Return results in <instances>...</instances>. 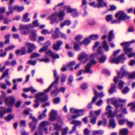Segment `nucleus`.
Listing matches in <instances>:
<instances>
[{"instance_id": "obj_23", "label": "nucleus", "mask_w": 135, "mask_h": 135, "mask_svg": "<svg viewBox=\"0 0 135 135\" xmlns=\"http://www.w3.org/2000/svg\"><path fill=\"white\" fill-rule=\"evenodd\" d=\"M65 90V88L64 87L61 88L60 90L59 91L57 89L55 90H52L51 93V95L52 96H54L57 94L60 91L64 92Z\"/></svg>"}, {"instance_id": "obj_63", "label": "nucleus", "mask_w": 135, "mask_h": 135, "mask_svg": "<svg viewBox=\"0 0 135 135\" xmlns=\"http://www.w3.org/2000/svg\"><path fill=\"white\" fill-rule=\"evenodd\" d=\"M96 117L93 118L90 120V122L92 124H95L96 123Z\"/></svg>"}, {"instance_id": "obj_36", "label": "nucleus", "mask_w": 135, "mask_h": 135, "mask_svg": "<svg viewBox=\"0 0 135 135\" xmlns=\"http://www.w3.org/2000/svg\"><path fill=\"white\" fill-rule=\"evenodd\" d=\"M30 37L31 39L33 41L36 40V35L35 32H31L30 36Z\"/></svg>"}, {"instance_id": "obj_39", "label": "nucleus", "mask_w": 135, "mask_h": 135, "mask_svg": "<svg viewBox=\"0 0 135 135\" xmlns=\"http://www.w3.org/2000/svg\"><path fill=\"white\" fill-rule=\"evenodd\" d=\"M75 62L74 61H72L68 64L67 65V67L70 70H72V68L71 67L75 65Z\"/></svg>"}, {"instance_id": "obj_49", "label": "nucleus", "mask_w": 135, "mask_h": 135, "mask_svg": "<svg viewBox=\"0 0 135 135\" xmlns=\"http://www.w3.org/2000/svg\"><path fill=\"white\" fill-rule=\"evenodd\" d=\"M126 123L128 127H132L134 124L133 123L127 120Z\"/></svg>"}, {"instance_id": "obj_42", "label": "nucleus", "mask_w": 135, "mask_h": 135, "mask_svg": "<svg viewBox=\"0 0 135 135\" xmlns=\"http://www.w3.org/2000/svg\"><path fill=\"white\" fill-rule=\"evenodd\" d=\"M30 127L32 131H33L36 128V126L33 122L30 123Z\"/></svg>"}, {"instance_id": "obj_7", "label": "nucleus", "mask_w": 135, "mask_h": 135, "mask_svg": "<svg viewBox=\"0 0 135 135\" xmlns=\"http://www.w3.org/2000/svg\"><path fill=\"white\" fill-rule=\"evenodd\" d=\"M33 25L31 24L21 25L20 26V29L21 33L23 35H26L28 33L30 29L33 27L34 26L37 27L39 25L37 20L34 21L33 22Z\"/></svg>"}, {"instance_id": "obj_17", "label": "nucleus", "mask_w": 135, "mask_h": 135, "mask_svg": "<svg viewBox=\"0 0 135 135\" xmlns=\"http://www.w3.org/2000/svg\"><path fill=\"white\" fill-rule=\"evenodd\" d=\"M25 45L28 47L27 52L28 53L31 52L33 50L36 48V47L35 45L32 43L28 42H26L25 43Z\"/></svg>"}, {"instance_id": "obj_19", "label": "nucleus", "mask_w": 135, "mask_h": 135, "mask_svg": "<svg viewBox=\"0 0 135 135\" xmlns=\"http://www.w3.org/2000/svg\"><path fill=\"white\" fill-rule=\"evenodd\" d=\"M46 55L50 56L52 58L55 59L58 58H59V56L58 54H56L52 52V51L50 50H49L46 52Z\"/></svg>"}, {"instance_id": "obj_30", "label": "nucleus", "mask_w": 135, "mask_h": 135, "mask_svg": "<svg viewBox=\"0 0 135 135\" xmlns=\"http://www.w3.org/2000/svg\"><path fill=\"white\" fill-rule=\"evenodd\" d=\"M128 132L127 129H123L120 130L119 134L121 135H126L128 133Z\"/></svg>"}, {"instance_id": "obj_34", "label": "nucleus", "mask_w": 135, "mask_h": 135, "mask_svg": "<svg viewBox=\"0 0 135 135\" xmlns=\"http://www.w3.org/2000/svg\"><path fill=\"white\" fill-rule=\"evenodd\" d=\"M113 31L112 30L111 31L109 32L108 36V40L109 41H110L112 39L114 38V36L113 34Z\"/></svg>"}, {"instance_id": "obj_14", "label": "nucleus", "mask_w": 135, "mask_h": 135, "mask_svg": "<svg viewBox=\"0 0 135 135\" xmlns=\"http://www.w3.org/2000/svg\"><path fill=\"white\" fill-rule=\"evenodd\" d=\"M98 2V3L97 4H95V3L93 2L89 3L90 5L94 7L99 8L106 6V3L103 1V0H97Z\"/></svg>"}, {"instance_id": "obj_12", "label": "nucleus", "mask_w": 135, "mask_h": 135, "mask_svg": "<svg viewBox=\"0 0 135 135\" xmlns=\"http://www.w3.org/2000/svg\"><path fill=\"white\" fill-rule=\"evenodd\" d=\"M70 112L72 113H75L76 115H73L71 118L73 119L76 118L78 117L83 115V114L84 110H78L74 108H71L70 109Z\"/></svg>"}, {"instance_id": "obj_21", "label": "nucleus", "mask_w": 135, "mask_h": 135, "mask_svg": "<svg viewBox=\"0 0 135 135\" xmlns=\"http://www.w3.org/2000/svg\"><path fill=\"white\" fill-rule=\"evenodd\" d=\"M51 45V43L49 41L45 43L44 44V46L40 49L39 52H42L45 51L47 49L48 47Z\"/></svg>"}, {"instance_id": "obj_13", "label": "nucleus", "mask_w": 135, "mask_h": 135, "mask_svg": "<svg viewBox=\"0 0 135 135\" xmlns=\"http://www.w3.org/2000/svg\"><path fill=\"white\" fill-rule=\"evenodd\" d=\"M91 42L90 39L88 38H85L81 42H77L74 43V48L76 50H78L79 49V47L78 45V44L80 45L84 44L85 45H87Z\"/></svg>"}, {"instance_id": "obj_32", "label": "nucleus", "mask_w": 135, "mask_h": 135, "mask_svg": "<svg viewBox=\"0 0 135 135\" xmlns=\"http://www.w3.org/2000/svg\"><path fill=\"white\" fill-rule=\"evenodd\" d=\"M99 36L98 34H93L89 36V38L91 40H95L99 38Z\"/></svg>"}, {"instance_id": "obj_28", "label": "nucleus", "mask_w": 135, "mask_h": 135, "mask_svg": "<svg viewBox=\"0 0 135 135\" xmlns=\"http://www.w3.org/2000/svg\"><path fill=\"white\" fill-rule=\"evenodd\" d=\"M103 47L105 51L108 52L109 50V47L106 41H104L102 44Z\"/></svg>"}, {"instance_id": "obj_52", "label": "nucleus", "mask_w": 135, "mask_h": 135, "mask_svg": "<svg viewBox=\"0 0 135 135\" xmlns=\"http://www.w3.org/2000/svg\"><path fill=\"white\" fill-rule=\"evenodd\" d=\"M99 42H96L95 43L93 48V51H94L96 49L99 45Z\"/></svg>"}, {"instance_id": "obj_18", "label": "nucleus", "mask_w": 135, "mask_h": 135, "mask_svg": "<svg viewBox=\"0 0 135 135\" xmlns=\"http://www.w3.org/2000/svg\"><path fill=\"white\" fill-rule=\"evenodd\" d=\"M1 109L0 110V117H3L4 114L5 113L10 112L12 110V109L11 108H8L5 109L2 107H1Z\"/></svg>"}, {"instance_id": "obj_29", "label": "nucleus", "mask_w": 135, "mask_h": 135, "mask_svg": "<svg viewBox=\"0 0 135 135\" xmlns=\"http://www.w3.org/2000/svg\"><path fill=\"white\" fill-rule=\"evenodd\" d=\"M23 90L25 92H27L29 91H31L32 93H34L37 90L35 88L32 87H31L28 88H25Z\"/></svg>"}, {"instance_id": "obj_9", "label": "nucleus", "mask_w": 135, "mask_h": 135, "mask_svg": "<svg viewBox=\"0 0 135 135\" xmlns=\"http://www.w3.org/2000/svg\"><path fill=\"white\" fill-rule=\"evenodd\" d=\"M115 16L117 20L112 21V23H119L122 20H125L130 18L129 16H127L122 11H119L117 13Z\"/></svg>"}, {"instance_id": "obj_61", "label": "nucleus", "mask_w": 135, "mask_h": 135, "mask_svg": "<svg viewBox=\"0 0 135 135\" xmlns=\"http://www.w3.org/2000/svg\"><path fill=\"white\" fill-rule=\"evenodd\" d=\"M28 63L29 64L34 65L36 64V61H35L30 60L28 61Z\"/></svg>"}, {"instance_id": "obj_43", "label": "nucleus", "mask_w": 135, "mask_h": 135, "mask_svg": "<svg viewBox=\"0 0 135 135\" xmlns=\"http://www.w3.org/2000/svg\"><path fill=\"white\" fill-rule=\"evenodd\" d=\"M93 133L94 135L101 134L103 133V132L101 130L94 131H93Z\"/></svg>"}, {"instance_id": "obj_57", "label": "nucleus", "mask_w": 135, "mask_h": 135, "mask_svg": "<svg viewBox=\"0 0 135 135\" xmlns=\"http://www.w3.org/2000/svg\"><path fill=\"white\" fill-rule=\"evenodd\" d=\"M40 56V54L38 53H33L31 55V57L33 58L35 57H37Z\"/></svg>"}, {"instance_id": "obj_54", "label": "nucleus", "mask_w": 135, "mask_h": 135, "mask_svg": "<svg viewBox=\"0 0 135 135\" xmlns=\"http://www.w3.org/2000/svg\"><path fill=\"white\" fill-rule=\"evenodd\" d=\"M83 38V37L82 35H79L76 36L75 37V40L79 41L82 39Z\"/></svg>"}, {"instance_id": "obj_44", "label": "nucleus", "mask_w": 135, "mask_h": 135, "mask_svg": "<svg viewBox=\"0 0 135 135\" xmlns=\"http://www.w3.org/2000/svg\"><path fill=\"white\" fill-rule=\"evenodd\" d=\"M3 50L2 49H1L0 50V57H4L5 56L7 55V53L6 51L2 52Z\"/></svg>"}, {"instance_id": "obj_6", "label": "nucleus", "mask_w": 135, "mask_h": 135, "mask_svg": "<svg viewBox=\"0 0 135 135\" xmlns=\"http://www.w3.org/2000/svg\"><path fill=\"white\" fill-rule=\"evenodd\" d=\"M118 77H115L113 79L115 83L117 82L118 78H121L123 76H126L128 79H133L135 78V72L129 73L127 70L126 67L125 66L121 67L120 71L118 73Z\"/></svg>"}, {"instance_id": "obj_26", "label": "nucleus", "mask_w": 135, "mask_h": 135, "mask_svg": "<svg viewBox=\"0 0 135 135\" xmlns=\"http://www.w3.org/2000/svg\"><path fill=\"white\" fill-rule=\"evenodd\" d=\"M68 119L69 121L71 124H74L76 126L80 125L81 123V122L79 121L73 120V121H71V118L69 117H68Z\"/></svg>"}, {"instance_id": "obj_64", "label": "nucleus", "mask_w": 135, "mask_h": 135, "mask_svg": "<svg viewBox=\"0 0 135 135\" xmlns=\"http://www.w3.org/2000/svg\"><path fill=\"white\" fill-rule=\"evenodd\" d=\"M78 15L77 11L76 10L74 9L73 11L72 14V16L73 17H76Z\"/></svg>"}, {"instance_id": "obj_25", "label": "nucleus", "mask_w": 135, "mask_h": 135, "mask_svg": "<svg viewBox=\"0 0 135 135\" xmlns=\"http://www.w3.org/2000/svg\"><path fill=\"white\" fill-rule=\"evenodd\" d=\"M59 31V28H56L54 33H53L52 34V37L56 39L59 37V35L58 33Z\"/></svg>"}, {"instance_id": "obj_47", "label": "nucleus", "mask_w": 135, "mask_h": 135, "mask_svg": "<svg viewBox=\"0 0 135 135\" xmlns=\"http://www.w3.org/2000/svg\"><path fill=\"white\" fill-rule=\"evenodd\" d=\"M112 16L111 15H107L106 18V20L107 21H110L112 19Z\"/></svg>"}, {"instance_id": "obj_48", "label": "nucleus", "mask_w": 135, "mask_h": 135, "mask_svg": "<svg viewBox=\"0 0 135 135\" xmlns=\"http://www.w3.org/2000/svg\"><path fill=\"white\" fill-rule=\"evenodd\" d=\"M9 71V69H8L4 72L2 74V77H1L0 80H2L3 78H4L6 76H7L8 74V72Z\"/></svg>"}, {"instance_id": "obj_46", "label": "nucleus", "mask_w": 135, "mask_h": 135, "mask_svg": "<svg viewBox=\"0 0 135 135\" xmlns=\"http://www.w3.org/2000/svg\"><path fill=\"white\" fill-rule=\"evenodd\" d=\"M51 32V31H49L48 30L46 29L44 30L42 32V33L43 34H49Z\"/></svg>"}, {"instance_id": "obj_1", "label": "nucleus", "mask_w": 135, "mask_h": 135, "mask_svg": "<svg viewBox=\"0 0 135 135\" xmlns=\"http://www.w3.org/2000/svg\"><path fill=\"white\" fill-rule=\"evenodd\" d=\"M126 102V100L125 99H122L121 98L117 100H116L114 98L107 99V103L109 104L111 103L116 108L114 112H113L112 110V107L110 105H108L106 108V112L105 113V114L107 115L108 118H111L109 120V125L110 127L112 128H114L116 126V124L115 123L114 121V119L113 118L115 116L117 117L120 125H123L125 122H126L127 120L120 119L122 116V114H119V109H121L122 112L124 113H127V111L125 108H123L122 105H119L118 103V102L124 103Z\"/></svg>"}, {"instance_id": "obj_56", "label": "nucleus", "mask_w": 135, "mask_h": 135, "mask_svg": "<svg viewBox=\"0 0 135 135\" xmlns=\"http://www.w3.org/2000/svg\"><path fill=\"white\" fill-rule=\"evenodd\" d=\"M115 86H114L109 89V92L110 94L113 93L115 91Z\"/></svg>"}, {"instance_id": "obj_53", "label": "nucleus", "mask_w": 135, "mask_h": 135, "mask_svg": "<svg viewBox=\"0 0 135 135\" xmlns=\"http://www.w3.org/2000/svg\"><path fill=\"white\" fill-rule=\"evenodd\" d=\"M129 91V89L127 87H126L124 88L122 91L123 93H127Z\"/></svg>"}, {"instance_id": "obj_35", "label": "nucleus", "mask_w": 135, "mask_h": 135, "mask_svg": "<svg viewBox=\"0 0 135 135\" xmlns=\"http://www.w3.org/2000/svg\"><path fill=\"white\" fill-rule=\"evenodd\" d=\"M64 10L67 11L68 13H71L73 12L74 9H72L68 6H66L64 7Z\"/></svg>"}, {"instance_id": "obj_3", "label": "nucleus", "mask_w": 135, "mask_h": 135, "mask_svg": "<svg viewBox=\"0 0 135 135\" xmlns=\"http://www.w3.org/2000/svg\"><path fill=\"white\" fill-rule=\"evenodd\" d=\"M54 74L55 78V81L53 82L52 84L45 90L44 92H40L35 95L36 99L35 101V104L34 105V108H36L38 106L39 103L40 102H44L47 100L48 99V97L47 95L45 94L48 93L53 86H56L59 79V77L57 76V72L56 70H54Z\"/></svg>"}, {"instance_id": "obj_10", "label": "nucleus", "mask_w": 135, "mask_h": 135, "mask_svg": "<svg viewBox=\"0 0 135 135\" xmlns=\"http://www.w3.org/2000/svg\"><path fill=\"white\" fill-rule=\"evenodd\" d=\"M49 122L47 121H44L42 122L40 125L38 130L36 131L35 134V135H42V131H44L45 132V134H46L47 129L45 127V126L49 125Z\"/></svg>"}, {"instance_id": "obj_58", "label": "nucleus", "mask_w": 135, "mask_h": 135, "mask_svg": "<svg viewBox=\"0 0 135 135\" xmlns=\"http://www.w3.org/2000/svg\"><path fill=\"white\" fill-rule=\"evenodd\" d=\"M30 119H31L35 122H37V119L31 114L30 115Z\"/></svg>"}, {"instance_id": "obj_16", "label": "nucleus", "mask_w": 135, "mask_h": 135, "mask_svg": "<svg viewBox=\"0 0 135 135\" xmlns=\"http://www.w3.org/2000/svg\"><path fill=\"white\" fill-rule=\"evenodd\" d=\"M15 101V98L12 96L7 97L5 99V102L6 104L9 106L12 105Z\"/></svg>"}, {"instance_id": "obj_11", "label": "nucleus", "mask_w": 135, "mask_h": 135, "mask_svg": "<svg viewBox=\"0 0 135 135\" xmlns=\"http://www.w3.org/2000/svg\"><path fill=\"white\" fill-rule=\"evenodd\" d=\"M14 0H10V3L9 4V11L7 12V14L8 15L12 13L13 11L14 10H16L20 12L22 11L24 9L23 6H15L12 7V4L14 2Z\"/></svg>"}, {"instance_id": "obj_37", "label": "nucleus", "mask_w": 135, "mask_h": 135, "mask_svg": "<svg viewBox=\"0 0 135 135\" xmlns=\"http://www.w3.org/2000/svg\"><path fill=\"white\" fill-rule=\"evenodd\" d=\"M11 36L10 35H8L4 36L5 40L4 41V43L6 44H8L9 42V38Z\"/></svg>"}, {"instance_id": "obj_51", "label": "nucleus", "mask_w": 135, "mask_h": 135, "mask_svg": "<svg viewBox=\"0 0 135 135\" xmlns=\"http://www.w3.org/2000/svg\"><path fill=\"white\" fill-rule=\"evenodd\" d=\"M22 79L21 78H18L14 79L13 80V81L14 84H15L17 82H21L22 81Z\"/></svg>"}, {"instance_id": "obj_20", "label": "nucleus", "mask_w": 135, "mask_h": 135, "mask_svg": "<svg viewBox=\"0 0 135 135\" xmlns=\"http://www.w3.org/2000/svg\"><path fill=\"white\" fill-rule=\"evenodd\" d=\"M16 54L17 55H21L26 53V49L25 47H22L21 49H18L16 51Z\"/></svg>"}, {"instance_id": "obj_59", "label": "nucleus", "mask_w": 135, "mask_h": 135, "mask_svg": "<svg viewBox=\"0 0 135 135\" xmlns=\"http://www.w3.org/2000/svg\"><path fill=\"white\" fill-rule=\"evenodd\" d=\"M46 116V114L45 113L42 114L40 115L38 117V118L39 119H41L42 118L45 117Z\"/></svg>"}, {"instance_id": "obj_50", "label": "nucleus", "mask_w": 135, "mask_h": 135, "mask_svg": "<svg viewBox=\"0 0 135 135\" xmlns=\"http://www.w3.org/2000/svg\"><path fill=\"white\" fill-rule=\"evenodd\" d=\"M88 85L86 83L82 84L80 86V88L82 89H85L87 88Z\"/></svg>"}, {"instance_id": "obj_45", "label": "nucleus", "mask_w": 135, "mask_h": 135, "mask_svg": "<svg viewBox=\"0 0 135 135\" xmlns=\"http://www.w3.org/2000/svg\"><path fill=\"white\" fill-rule=\"evenodd\" d=\"M124 84V83L123 81H120L118 83V88L120 89H122L123 87Z\"/></svg>"}, {"instance_id": "obj_62", "label": "nucleus", "mask_w": 135, "mask_h": 135, "mask_svg": "<svg viewBox=\"0 0 135 135\" xmlns=\"http://www.w3.org/2000/svg\"><path fill=\"white\" fill-rule=\"evenodd\" d=\"M90 132V131L87 128L84 130V133L85 135H87Z\"/></svg>"}, {"instance_id": "obj_4", "label": "nucleus", "mask_w": 135, "mask_h": 135, "mask_svg": "<svg viewBox=\"0 0 135 135\" xmlns=\"http://www.w3.org/2000/svg\"><path fill=\"white\" fill-rule=\"evenodd\" d=\"M103 54V51L102 50L99 49L97 51V53H94L91 55L89 58L90 63L86 66L84 72L89 73L93 72V71L90 70V68L91 65L97 63V61L94 59V58H97L98 59L100 62H104L107 59L106 56H101Z\"/></svg>"}, {"instance_id": "obj_60", "label": "nucleus", "mask_w": 135, "mask_h": 135, "mask_svg": "<svg viewBox=\"0 0 135 135\" xmlns=\"http://www.w3.org/2000/svg\"><path fill=\"white\" fill-rule=\"evenodd\" d=\"M103 103V100L102 99H100L97 101L96 103V104L98 106H101Z\"/></svg>"}, {"instance_id": "obj_24", "label": "nucleus", "mask_w": 135, "mask_h": 135, "mask_svg": "<svg viewBox=\"0 0 135 135\" xmlns=\"http://www.w3.org/2000/svg\"><path fill=\"white\" fill-rule=\"evenodd\" d=\"M88 57L86 54L84 52H82L79 55L78 60H82L83 59L86 60Z\"/></svg>"}, {"instance_id": "obj_41", "label": "nucleus", "mask_w": 135, "mask_h": 135, "mask_svg": "<svg viewBox=\"0 0 135 135\" xmlns=\"http://www.w3.org/2000/svg\"><path fill=\"white\" fill-rule=\"evenodd\" d=\"M68 129L67 128H65L61 129L62 135H65L67 133Z\"/></svg>"}, {"instance_id": "obj_55", "label": "nucleus", "mask_w": 135, "mask_h": 135, "mask_svg": "<svg viewBox=\"0 0 135 135\" xmlns=\"http://www.w3.org/2000/svg\"><path fill=\"white\" fill-rule=\"evenodd\" d=\"M73 76H70L68 79V84L69 85H70L73 81Z\"/></svg>"}, {"instance_id": "obj_8", "label": "nucleus", "mask_w": 135, "mask_h": 135, "mask_svg": "<svg viewBox=\"0 0 135 135\" xmlns=\"http://www.w3.org/2000/svg\"><path fill=\"white\" fill-rule=\"evenodd\" d=\"M64 11H65L64 10L60 11L58 13L57 12L54 13L48 17V20H50L52 24L58 22V21L56 19V16L59 17L60 20H63V17L65 15Z\"/></svg>"}, {"instance_id": "obj_15", "label": "nucleus", "mask_w": 135, "mask_h": 135, "mask_svg": "<svg viewBox=\"0 0 135 135\" xmlns=\"http://www.w3.org/2000/svg\"><path fill=\"white\" fill-rule=\"evenodd\" d=\"M94 91L95 96L93 99V102L96 101L97 99H98V97L102 98L104 96V94L103 91H102L99 93H98L97 91L95 90H94Z\"/></svg>"}, {"instance_id": "obj_38", "label": "nucleus", "mask_w": 135, "mask_h": 135, "mask_svg": "<svg viewBox=\"0 0 135 135\" xmlns=\"http://www.w3.org/2000/svg\"><path fill=\"white\" fill-rule=\"evenodd\" d=\"M128 106L131 107V110L133 111H135V102L128 104Z\"/></svg>"}, {"instance_id": "obj_27", "label": "nucleus", "mask_w": 135, "mask_h": 135, "mask_svg": "<svg viewBox=\"0 0 135 135\" xmlns=\"http://www.w3.org/2000/svg\"><path fill=\"white\" fill-rule=\"evenodd\" d=\"M29 15L28 13H26L23 16L22 21L24 22H28L30 21V18L28 17Z\"/></svg>"}, {"instance_id": "obj_40", "label": "nucleus", "mask_w": 135, "mask_h": 135, "mask_svg": "<svg viewBox=\"0 0 135 135\" xmlns=\"http://www.w3.org/2000/svg\"><path fill=\"white\" fill-rule=\"evenodd\" d=\"M15 45H11L7 47H6L5 48V51H7L13 49L15 48Z\"/></svg>"}, {"instance_id": "obj_22", "label": "nucleus", "mask_w": 135, "mask_h": 135, "mask_svg": "<svg viewBox=\"0 0 135 135\" xmlns=\"http://www.w3.org/2000/svg\"><path fill=\"white\" fill-rule=\"evenodd\" d=\"M62 42L61 41H57L56 43L54 44L53 45V49L56 50H58L59 49L60 47L62 44Z\"/></svg>"}, {"instance_id": "obj_33", "label": "nucleus", "mask_w": 135, "mask_h": 135, "mask_svg": "<svg viewBox=\"0 0 135 135\" xmlns=\"http://www.w3.org/2000/svg\"><path fill=\"white\" fill-rule=\"evenodd\" d=\"M14 115L13 114L8 115V116L4 117V119L7 121H9L13 119L14 117Z\"/></svg>"}, {"instance_id": "obj_2", "label": "nucleus", "mask_w": 135, "mask_h": 135, "mask_svg": "<svg viewBox=\"0 0 135 135\" xmlns=\"http://www.w3.org/2000/svg\"><path fill=\"white\" fill-rule=\"evenodd\" d=\"M134 42V41L133 40L129 42L121 43V45L123 47L124 54L121 55L117 58H116V56L120 52V50L119 49L114 51L113 55L110 56V58L109 61L111 63L116 64H118L120 62H123V61L126 59V57L124 56V54H127L133 50L132 48L128 47L129 44L133 43Z\"/></svg>"}, {"instance_id": "obj_5", "label": "nucleus", "mask_w": 135, "mask_h": 135, "mask_svg": "<svg viewBox=\"0 0 135 135\" xmlns=\"http://www.w3.org/2000/svg\"><path fill=\"white\" fill-rule=\"evenodd\" d=\"M49 120L51 121H53L55 120H57V123L54 124L53 125L54 129L56 131H59L61 129V125L63 124V120L57 115L56 111L52 110L51 111L50 113Z\"/></svg>"}, {"instance_id": "obj_31", "label": "nucleus", "mask_w": 135, "mask_h": 135, "mask_svg": "<svg viewBox=\"0 0 135 135\" xmlns=\"http://www.w3.org/2000/svg\"><path fill=\"white\" fill-rule=\"evenodd\" d=\"M71 22L69 20H66L62 23L61 25V27H63L65 26H69L71 24Z\"/></svg>"}]
</instances>
